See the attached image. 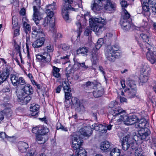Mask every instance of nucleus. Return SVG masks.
I'll return each mask as SVG.
<instances>
[{"label":"nucleus","instance_id":"nucleus-1","mask_svg":"<svg viewBox=\"0 0 156 156\" xmlns=\"http://www.w3.org/2000/svg\"><path fill=\"white\" fill-rule=\"evenodd\" d=\"M89 22L91 30L98 35L102 34L105 30L104 26L106 23V20L101 17L90 18Z\"/></svg>","mask_w":156,"mask_h":156},{"label":"nucleus","instance_id":"nucleus-2","mask_svg":"<svg viewBox=\"0 0 156 156\" xmlns=\"http://www.w3.org/2000/svg\"><path fill=\"white\" fill-rule=\"evenodd\" d=\"M119 49V47L118 45L107 46L105 50V55L108 60L113 62L116 58H119L121 55L120 51Z\"/></svg>","mask_w":156,"mask_h":156},{"label":"nucleus","instance_id":"nucleus-3","mask_svg":"<svg viewBox=\"0 0 156 156\" xmlns=\"http://www.w3.org/2000/svg\"><path fill=\"white\" fill-rule=\"evenodd\" d=\"M151 131L148 128L145 127L138 131L137 135H134V139L135 141L147 140L149 138Z\"/></svg>","mask_w":156,"mask_h":156},{"label":"nucleus","instance_id":"nucleus-4","mask_svg":"<svg viewBox=\"0 0 156 156\" xmlns=\"http://www.w3.org/2000/svg\"><path fill=\"white\" fill-rule=\"evenodd\" d=\"M101 127H102V125L95 123L92 125L91 127H86L81 129L79 130V132L78 133V134L80 133L83 136H89L91 135L93 130L95 129L96 131H98Z\"/></svg>","mask_w":156,"mask_h":156},{"label":"nucleus","instance_id":"nucleus-5","mask_svg":"<svg viewBox=\"0 0 156 156\" xmlns=\"http://www.w3.org/2000/svg\"><path fill=\"white\" fill-rule=\"evenodd\" d=\"M63 1L64 3L62 9V16L64 19L66 21H67L69 19L68 10L71 9L74 10L75 9L72 7V6L71 5L73 2L72 0H63Z\"/></svg>","mask_w":156,"mask_h":156},{"label":"nucleus","instance_id":"nucleus-6","mask_svg":"<svg viewBox=\"0 0 156 156\" xmlns=\"http://www.w3.org/2000/svg\"><path fill=\"white\" fill-rule=\"evenodd\" d=\"M142 31L143 33L140 34V36L145 42L144 46H143L142 48L144 49V48L148 51L151 49V43L150 41V38L148 35V30L145 29Z\"/></svg>","mask_w":156,"mask_h":156},{"label":"nucleus","instance_id":"nucleus-7","mask_svg":"<svg viewBox=\"0 0 156 156\" xmlns=\"http://www.w3.org/2000/svg\"><path fill=\"white\" fill-rule=\"evenodd\" d=\"M78 132L76 135H73L72 137V140L73 147L74 151L80 149V147H82L81 146L83 141L82 139L80 138L78 136L80 133L78 134Z\"/></svg>","mask_w":156,"mask_h":156},{"label":"nucleus","instance_id":"nucleus-8","mask_svg":"<svg viewBox=\"0 0 156 156\" xmlns=\"http://www.w3.org/2000/svg\"><path fill=\"white\" fill-rule=\"evenodd\" d=\"M71 104L69 103V105H66L67 101H65V105L67 107H69L70 106L71 108H74L76 110H80L82 108H83V105L81 104L80 100L75 97H72L71 99Z\"/></svg>","mask_w":156,"mask_h":156},{"label":"nucleus","instance_id":"nucleus-9","mask_svg":"<svg viewBox=\"0 0 156 156\" xmlns=\"http://www.w3.org/2000/svg\"><path fill=\"white\" fill-rule=\"evenodd\" d=\"M125 113V110L122 109L120 107H118L114 108L111 112V113L108 115V118L111 121L114 119L115 117L119 115H121Z\"/></svg>","mask_w":156,"mask_h":156},{"label":"nucleus","instance_id":"nucleus-10","mask_svg":"<svg viewBox=\"0 0 156 156\" xmlns=\"http://www.w3.org/2000/svg\"><path fill=\"white\" fill-rule=\"evenodd\" d=\"M11 80L14 86H23L25 84V82L22 77H19L16 75H11Z\"/></svg>","mask_w":156,"mask_h":156},{"label":"nucleus","instance_id":"nucleus-11","mask_svg":"<svg viewBox=\"0 0 156 156\" xmlns=\"http://www.w3.org/2000/svg\"><path fill=\"white\" fill-rule=\"evenodd\" d=\"M101 45L96 44L95 48H93L91 51V60L93 64L95 65L98 62V49L100 48Z\"/></svg>","mask_w":156,"mask_h":156},{"label":"nucleus","instance_id":"nucleus-12","mask_svg":"<svg viewBox=\"0 0 156 156\" xmlns=\"http://www.w3.org/2000/svg\"><path fill=\"white\" fill-rule=\"evenodd\" d=\"M37 59L41 63L43 64L44 65L45 64L51 61V56L48 53L43 54V55L37 54L36 56Z\"/></svg>","mask_w":156,"mask_h":156},{"label":"nucleus","instance_id":"nucleus-13","mask_svg":"<svg viewBox=\"0 0 156 156\" xmlns=\"http://www.w3.org/2000/svg\"><path fill=\"white\" fill-rule=\"evenodd\" d=\"M32 37L37 38L40 37L45 36L43 32V30L41 27L38 26L37 27H33L32 28Z\"/></svg>","mask_w":156,"mask_h":156},{"label":"nucleus","instance_id":"nucleus-14","mask_svg":"<svg viewBox=\"0 0 156 156\" xmlns=\"http://www.w3.org/2000/svg\"><path fill=\"white\" fill-rule=\"evenodd\" d=\"M32 131L33 133L36 134L44 135L48 133L49 130L47 127H44L43 126H40L33 128L32 129Z\"/></svg>","mask_w":156,"mask_h":156},{"label":"nucleus","instance_id":"nucleus-15","mask_svg":"<svg viewBox=\"0 0 156 156\" xmlns=\"http://www.w3.org/2000/svg\"><path fill=\"white\" fill-rule=\"evenodd\" d=\"M131 138L129 136H126L120 140L122 148L123 150L126 151L130 147V140Z\"/></svg>","mask_w":156,"mask_h":156},{"label":"nucleus","instance_id":"nucleus-16","mask_svg":"<svg viewBox=\"0 0 156 156\" xmlns=\"http://www.w3.org/2000/svg\"><path fill=\"white\" fill-rule=\"evenodd\" d=\"M102 0H95L91 4V7L92 9L96 13L100 11L102 9Z\"/></svg>","mask_w":156,"mask_h":156},{"label":"nucleus","instance_id":"nucleus-17","mask_svg":"<svg viewBox=\"0 0 156 156\" xmlns=\"http://www.w3.org/2000/svg\"><path fill=\"white\" fill-rule=\"evenodd\" d=\"M150 50H147L144 48L143 50L147 52L146 57L148 60L152 64H154L156 62V55L154 52L150 51Z\"/></svg>","mask_w":156,"mask_h":156},{"label":"nucleus","instance_id":"nucleus-18","mask_svg":"<svg viewBox=\"0 0 156 156\" xmlns=\"http://www.w3.org/2000/svg\"><path fill=\"white\" fill-rule=\"evenodd\" d=\"M102 2L104 5L105 9L108 11L115 10V5L114 3H112L111 0H102Z\"/></svg>","mask_w":156,"mask_h":156},{"label":"nucleus","instance_id":"nucleus-19","mask_svg":"<svg viewBox=\"0 0 156 156\" xmlns=\"http://www.w3.org/2000/svg\"><path fill=\"white\" fill-rule=\"evenodd\" d=\"M76 19L77 21L76 23V25L78 28L79 32H81V26H84L86 24L87 20L85 16L81 17L79 15L77 16Z\"/></svg>","mask_w":156,"mask_h":156},{"label":"nucleus","instance_id":"nucleus-20","mask_svg":"<svg viewBox=\"0 0 156 156\" xmlns=\"http://www.w3.org/2000/svg\"><path fill=\"white\" fill-rule=\"evenodd\" d=\"M55 5V2H53L52 4L48 5L46 6V7L45 8L46 13L50 17H53L54 13L52 11L56 9V7Z\"/></svg>","mask_w":156,"mask_h":156},{"label":"nucleus","instance_id":"nucleus-21","mask_svg":"<svg viewBox=\"0 0 156 156\" xmlns=\"http://www.w3.org/2000/svg\"><path fill=\"white\" fill-rule=\"evenodd\" d=\"M149 124L148 122L144 118H142L140 120L138 119V121L135 124L136 127L140 128L141 129L144 128L148 126Z\"/></svg>","mask_w":156,"mask_h":156},{"label":"nucleus","instance_id":"nucleus-22","mask_svg":"<svg viewBox=\"0 0 156 156\" xmlns=\"http://www.w3.org/2000/svg\"><path fill=\"white\" fill-rule=\"evenodd\" d=\"M45 38L44 37H40L39 39L34 41L32 44V46L35 48H38L42 46L44 43Z\"/></svg>","mask_w":156,"mask_h":156},{"label":"nucleus","instance_id":"nucleus-23","mask_svg":"<svg viewBox=\"0 0 156 156\" xmlns=\"http://www.w3.org/2000/svg\"><path fill=\"white\" fill-rule=\"evenodd\" d=\"M120 24L123 29L126 31L129 30L131 27V23L126 19H121Z\"/></svg>","mask_w":156,"mask_h":156},{"label":"nucleus","instance_id":"nucleus-24","mask_svg":"<svg viewBox=\"0 0 156 156\" xmlns=\"http://www.w3.org/2000/svg\"><path fill=\"white\" fill-rule=\"evenodd\" d=\"M40 106L37 104H32L30 108V111L32 112V115L37 117L38 115Z\"/></svg>","mask_w":156,"mask_h":156},{"label":"nucleus","instance_id":"nucleus-25","mask_svg":"<svg viewBox=\"0 0 156 156\" xmlns=\"http://www.w3.org/2000/svg\"><path fill=\"white\" fill-rule=\"evenodd\" d=\"M24 85V86L21 87H22L21 89L23 91L27 94H32L33 92V90L31 86L28 84H26L25 83Z\"/></svg>","mask_w":156,"mask_h":156},{"label":"nucleus","instance_id":"nucleus-26","mask_svg":"<svg viewBox=\"0 0 156 156\" xmlns=\"http://www.w3.org/2000/svg\"><path fill=\"white\" fill-rule=\"evenodd\" d=\"M18 147L20 151L22 153L26 152L27 149L29 147L28 144L24 142L19 143Z\"/></svg>","mask_w":156,"mask_h":156},{"label":"nucleus","instance_id":"nucleus-27","mask_svg":"<svg viewBox=\"0 0 156 156\" xmlns=\"http://www.w3.org/2000/svg\"><path fill=\"white\" fill-rule=\"evenodd\" d=\"M138 118L135 115H132L128 117L126 125L127 126L132 125L135 123L136 124L138 121Z\"/></svg>","mask_w":156,"mask_h":156},{"label":"nucleus","instance_id":"nucleus-28","mask_svg":"<svg viewBox=\"0 0 156 156\" xmlns=\"http://www.w3.org/2000/svg\"><path fill=\"white\" fill-rule=\"evenodd\" d=\"M36 141L40 144L44 143L47 140L48 138L46 136L41 134H37Z\"/></svg>","mask_w":156,"mask_h":156},{"label":"nucleus","instance_id":"nucleus-29","mask_svg":"<svg viewBox=\"0 0 156 156\" xmlns=\"http://www.w3.org/2000/svg\"><path fill=\"white\" fill-rule=\"evenodd\" d=\"M52 17H50L49 16H48L47 15V16L44 18V19L43 20L42 25L44 27H46L50 23V21H51L52 22V23L51 25V27L52 26V24H54L55 25L54 23L55 22V18L54 17V18H52Z\"/></svg>","mask_w":156,"mask_h":156},{"label":"nucleus","instance_id":"nucleus-30","mask_svg":"<svg viewBox=\"0 0 156 156\" xmlns=\"http://www.w3.org/2000/svg\"><path fill=\"white\" fill-rule=\"evenodd\" d=\"M110 146V143L108 141H105L101 143L100 147L101 151L106 152L109 150Z\"/></svg>","mask_w":156,"mask_h":156},{"label":"nucleus","instance_id":"nucleus-31","mask_svg":"<svg viewBox=\"0 0 156 156\" xmlns=\"http://www.w3.org/2000/svg\"><path fill=\"white\" fill-rule=\"evenodd\" d=\"M125 92L128 98H133L136 96V89L128 88Z\"/></svg>","mask_w":156,"mask_h":156},{"label":"nucleus","instance_id":"nucleus-32","mask_svg":"<svg viewBox=\"0 0 156 156\" xmlns=\"http://www.w3.org/2000/svg\"><path fill=\"white\" fill-rule=\"evenodd\" d=\"M37 5H34L33 6V9L34 11V16L33 20L34 21L36 25H37L39 23V17L38 16V12L37 11Z\"/></svg>","mask_w":156,"mask_h":156},{"label":"nucleus","instance_id":"nucleus-33","mask_svg":"<svg viewBox=\"0 0 156 156\" xmlns=\"http://www.w3.org/2000/svg\"><path fill=\"white\" fill-rule=\"evenodd\" d=\"M23 21V26L25 27V31L27 34L30 33V32L31 27L30 25L27 24L26 22L27 20L25 17L23 18L22 19Z\"/></svg>","mask_w":156,"mask_h":156},{"label":"nucleus","instance_id":"nucleus-34","mask_svg":"<svg viewBox=\"0 0 156 156\" xmlns=\"http://www.w3.org/2000/svg\"><path fill=\"white\" fill-rule=\"evenodd\" d=\"M54 24H52L51 28L50 29V31L53 33V37L56 39V38L61 37H62L61 34L58 33L57 34V31L56 29L54 28Z\"/></svg>","mask_w":156,"mask_h":156},{"label":"nucleus","instance_id":"nucleus-35","mask_svg":"<svg viewBox=\"0 0 156 156\" xmlns=\"http://www.w3.org/2000/svg\"><path fill=\"white\" fill-rule=\"evenodd\" d=\"M75 151L76 156H87V151L83 147Z\"/></svg>","mask_w":156,"mask_h":156},{"label":"nucleus","instance_id":"nucleus-36","mask_svg":"<svg viewBox=\"0 0 156 156\" xmlns=\"http://www.w3.org/2000/svg\"><path fill=\"white\" fill-rule=\"evenodd\" d=\"M120 151L117 148H113L111 149L110 152L111 156H119L120 154Z\"/></svg>","mask_w":156,"mask_h":156},{"label":"nucleus","instance_id":"nucleus-37","mask_svg":"<svg viewBox=\"0 0 156 156\" xmlns=\"http://www.w3.org/2000/svg\"><path fill=\"white\" fill-rule=\"evenodd\" d=\"M59 69L55 66H53V70L52 73L53 76L56 78H58L60 77V74L59 73Z\"/></svg>","mask_w":156,"mask_h":156},{"label":"nucleus","instance_id":"nucleus-38","mask_svg":"<svg viewBox=\"0 0 156 156\" xmlns=\"http://www.w3.org/2000/svg\"><path fill=\"white\" fill-rule=\"evenodd\" d=\"M103 94V89H96L93 91V95L94 97L98 98L101 97Z\"/></svg>","mask_w":156,"mask_h":156},{"label":"nucleus","instance_id":"nucleus-39","mask_svg":"<svg viewBox=\"0 0 156 156\" xmlns=\"http://www.w3.org/2000/svg\"><path fill=\"white\" fill-rule=\"evenodd\" d=\"M130 147L131 151L127 154L128 155H130L134 151H135L139 148L137 147V145L136 143L130 142Z\"/></svg>","mask_w":156,"mask_h":156},{"label":"nucleus","instance_id":"nucleus-40","mask_svg":"<svg viewBox=\"0 0 156 156\" xmlns=\"http://www.w3.org/2000/svg\"><path fill=\"white\" fill-rule=\"evenodd\" d=\"M31 99V97L29 95H27L23 98L20 101V104L22 105H26L28 103Z\"/></svg>","mask_w":156,"mask_h":156},{"label":"nucleus","instance_id":"nucleus-41","mask_svg":"<svg viewBox=\"0 0 156 156\" xmlns=\"http://www.w3.org/2000/svg\"><path fill=\"white\" fill-rule=\"evenodd\" d=\"M123 114H121L120 116V118L118 119L119 121H122L126 125V123L128 118V117L125 114V112L123 113Z\"/></svg>","mask_w":156,"mask_h":156},{"label":"nucleus","instance_id":"nucleus-42","mask_svg":"<svg viewBox=\"0 0 156 156\" xmlns=\"http://www.w3.org/2000/svg\"><path fill=\"white\" fill-rule=\"evenodd\" d=\"M18 20L16 17H13L12 18V23L13 25L12 29L19 28V26L18 25Z\"/></svg>","mask_w":156,"mask_h":156},{"label":"nucleus","instance_id":"nucleus-43","mask_svg":"<svg viewBox=\"0 0 156 156\" xmlns=\"http://www.w3.org/2000/svg\"><path fill=\"white\" fill-rule=\"evenodd\" d=\"M142 3V6L143 9L145 12H148L150 10V7L149 5L147 3V2L144 1V2Z\"/></svg>","mask_w":156,"mask_h":156},{"label":"nucleus","instance_id":"nucleus-44","mask_svg":"<svg viewBox=\"0 0 156 156\" xmlns=\"http://www.w3.org/2000/svg\"><path fill=\"white\" fill-rule=\"evenodd\" d=\"M130 17V15L127 12V10L124 9H123V12L122 14V16L121 19H126L128 20V19Z\"/></svg>","mask_w":156,"mask_h":156},{"label":"nucleus","instance_id":"nucleus-45","mask_svg":"<svg viewBox=\"0 0 156 156\" xmlns=\"http://www.w3.org/2000/svg\"><path fill=\"white\" fill-rule=\"evenodd\" d=\"M126 83L130 87L129 88L136 89V84L133 80H127Z\"/></svg>","mask_w":156,"mask_h":156},{"label":"nucleus","instance_id":"nucleus-46","mask_svg":"<svg viewBox=\"0 0 156 156\" xmlns=\"http://www.w3.org/2000/svg\"><path fill=\"white\" fill-rule=\"evenodd\" d=\"M3 111L4 113V115H5L7 118H9L11 116L12 112L10 108H5Z\"/></svg>","mask_w":156,"mask_h":156},{"label":"nucleus","instance_id":"nucleus-47","mask_svg":"<svg viewBox=\"0 0 156 156\" xmlns=\"http://www.w3.org/2000/svg\"><path fill=\"white\" fill-rule=\"evenodd\" d=\"M12 69V68L10 66L5 65V68L4 69L3 73H5V74L9 76L10 74V72Z\"/></svg>","mask_w":156,"mask_h":156},{"label":"nucleus","instance_id":"nucleus-48","mask_svg":"<svg viewBox=\"0 0 156 156\" xmlns=\"http://www.w3.org/2000/svg\"><path fill=\"white\" fill-rule=\"evenodd\" d=\"M77 52L79 53L87 55L88 52V50L87 48L83 47L82 48H80L78 50Z\"/></svg>","mask_w":156,"mask_h":156},{"label":"nucleus","instance_id":"nucleus-49","mask_svg":"<svg viewBox=\"0 0 156 156\" xmlns=\"http://www.w3.org/2000/svg\"><path fill=\"white\" fill-rule=\"evenodd\" d=\"M62 86L65 92L71 91L70 88L66 82L64 81L62 82Z\"/></svg>","mask_w":156,"mask_h":156},{"label":"nucleus","instance_id":"nucleus-50","mask_svg":"<svg viewBox=\"0 0 156 156\" xmlns=\"http://www.w3.org/2000/svg\"><path fill=\"white\" fill-rule=\"evenodd\" d=\"M77 65L80 68H84V69H87L88 68V67L87 66L85 65V62L80 63L77 62V61H75L74 65Z\"/></svg>","mask_w":156,"mask_h":156},{"label":"nucleus","instance_id":"nucleus-51","mask_svg":"<svg viewBox=\"0 0 156 156\" xmlns=\"http://www.w3.org/2000/svg\"><path fill=\"white\" fill-rule=\"evenodd\" d=\"M53 50V47L50 44L44 48V50L46 52H52Z\"/></svg>","mask_w":156,"mask_h":156},{"label":"nucleus","instance_id":"nucleus-52","mask_svg":"<svg viewBox=\"0 0 156 156\" xmlns=\"http://www.w3.org/2000/svg\"><path fill=\"white\" fill-rule=\"evenodd\" d=\"M5 73H2L0 74V84L5 80L8 77L5 74Z\"/></svg>","mask_w":156,"mask_h":156},{"label":"nucleus","instance_id":"nucleus-53","mask_svg":"<svg viewBox=\"0 0 156 156\" xmlns=\"http://www.w3.org/2000/svg\"><path fill=\"white\" fill-rule=\"evenodd\" d=\"M148 80V77L144 74L141 75L140 76V82L142 83L146 82Z\"/></svg>","mask_w":156,"mask_h":156},{"label":"nucleus","instance_id":"nucleus-54","mask_svg":"<svg viewBox=\"0 0 156 156\" xmlns=\"http://www.w3.org/2000/svg\"><path fill=\"white\" fill-rule=\"evenodd\" d=\"M26 46L27 49V51H28L29 50V47L31 45V42L30 41V37L29 36H27L26 37Z\"/></svg>","mask_w":156,"mask_h":156},{"label":"nucleus","instance_id":"nucleus-55","mask_svg":"<svg viewBox=\"0 0 156 156\" xmlns=\"http://www.w3.org/2000/svg\"><path fill=\"white\" fill-rule=\"evenodd\" d=\"M91 27H86L85 30L84 32V34L86 36H88L91 34L92 31Z\"/></svg>","mask_w":156,"mask_h":156},{"label":"nucleus","instance_id":"nucleus-56","mask_svg":"<svg viewBox=\"0 0 156 156\" xmlns=\"http://www.w3.org/2000/svg\"><path fill=\"white\" fill-rule=\"evenodd\" d=\"M16 92L18 98L19 99V100L21 101L24 97V95L23 93L21 91H16Z\"/></svg>","mask_w":156,"mask_h":156},{"label":"nucleus","instance_id":"nucleus-57","mask_svg":"<svg viewBox=\"0 0 156 156\" xmlns=\"http://www.w3.org/2000/svg\"><path fill=\"white\" fill-rule=\"evenodd\" d=\"M141 149L139 148L135 151V156H143Z\"/></svg>","mask_w":156,"mask_h":156},{"label":"nucleus","instance_id":"nucleus-58","mask_svg":"<svg viewBox=\"0 0 156 156\" xmlns=\"http://www.w3.org/2000/svg\"><path fill=\"white\" fill-rule=\"evenodd\" d=\"M93 85V83L92 82L88 81L85 83L83 85V87L85 89H86L89 87Z\"/></svg>","mask_w":156,"mask_h":156},{"label":"nucleus","instance_id":"nucleus-59","mask_svg":"<svg viewBox=\"0 0 156 156\" xmlns=\"http://www.w3.org/2000/svg\"><path fill=\"white\" fill-rule=\"evenodd\" d=\"M60 47L64 50H68L69 48V46L67 44H61Z\"/></svg>","mask_w":156,"mask_h":156},{"label":"nucleus","instance_id":"nucleus-60","mask_svg":"<svg viewBox=\"0 0 156 156\" xmlns=\"http://www.w3.org/2000/svg\"><path fill=\"white\" fill-rule=\"evenodd\" d=\"M70 92H66L65 93V98L66 100H69L72 97V94L70 93Z\"/></svg>","mask_w":156,"mask_h":156},{"label":"nucleus","instance_id":"nucleus-61","mask_svg":"<svg viewBox=\"0 0 156 156\" xmlns=\"http://www.w3.org/2000/svg\"><path fill=\"white\" fill-rule=\"evenodd\" d=\"M152 147H154L153 149H154L155 151L154 152V154L155 156H156V139H152Z\"/></svg>","mask_w":156,"mask_h":156},{"label":"nucleus","instance_id":"nucleus-62","mask_svg":"<svg viewBox=\"0 0 156 156\" xmlns=\"http://www.w3.org/2000/svg\"><path fill=\"white\" fill-rule=\"evenodd\" d=\"M150 70V68L149 66L147 64H145L142 67V70L144 72H147L148 73Z\"/></svg>","mask_w":156,"mask_h":156},{"label":"nucleus","instance_id":"nucleus-63","mask_svg":"<svg viewBox=\"0 0 156 156\" xmlns=\"http://www.w3.org/2000/svg\"><path fill=\"white\" fill-rule=\"evenodd\" d=\"M97 113L98 110L94 111L93 110L92 112V115L94 118V119L97 121Z\"/></svg>","mask_w":156,"mask_h":156},{"label":"nucleus","instance_id":"nucleus-64","mask_svg":"<svg viewBox=\"0 0 156 156\" xmlns=\"http://www.w3.org/2000/svg\"><path fill=\"white\" fill-rule=\"evenodd\" d=\"M147 3L149 5H152L150 6V7H153V6H154L156 3V0H148Z\"/></svg>","mask_w":156,"mask_h":156}]
</instances>
